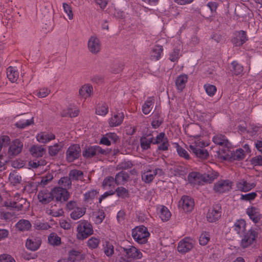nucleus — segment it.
Wrapping results in <instances>:
<instances>
[{
	"mask_svg": "<svg viewBox=\"0 0 262 262\" xmlns=\"http://www.w3.org/2000/svg\"><path fill=\"white\" fill-rule=\"evenodd\" d=\"M189 151L192 152L196 157L201 159H206L209 154L204 147L208 144L204 142L199 137H191L188 140Z\"/></svg>",
	"mask_w": 262,
	"mask_h": 262,
	"instance_id": "f257e3e1",
	"label": "nucleus"
},
{
	"mask_svg": "<svg viewBox=\"0 0 262 262\" xmlns=\"http://www.w3.org/2000/svg\"><path fill=\"white\" fill-rule=\"evenodd\" d=\"M93 228L91 224L86 220H81L77 222L76 238L84 240L93 234Z\"/></svg>",
	"mask_w": 262,
	"mask_h": 262,
	"instance_id": "f03ea898",
	"label": "nucleus"
},
{
	"mask_svg": "<svg viewBox=\"0 0 262 262\" xmlns=\"http://www.w3.org/2000/svg\"><path fill=\"white\" fill-rule=\"evenodd\" d=\"M132 236L138 243L143 244L147 242L150 234L144 226H137L132 230Z\"/></svg>",
	"mask_w": 262,
	"mask_h": 262,
	"instance_id": "7ed1b4c3",
	"label": "nucleus"
},
{
	"mask_svg": "<svg viewBox=\"0 0 262 262\" xmlns=\"http://www.w3.org/2000/svg\"><path fill=\"white\" fill-rule=\"evenodd\" d=\"M67 206L69 210H72L70 216L74 220H77L81 217L85 213V208L77 206L75 202H69Z\"/></svg>",
	"mask_w": 262,
	"mask_h": 262,
	"instance_id": "20e7f679",
	"label": "nucleus"
},
{
	"mask_svg": "<svg viewBox=\"0 0 262 262\" xmlns=\"http://www.w3.org/2000/svg\"><path fill=\"white\" fill-rule=\"evenodd\" d=\"M245 155L244 150L242 148H238L233 152L227 154L221 155L219 154L217 158L221 160H229L230 159L241 160L245 158Z\"/></svg>",
	"mask_w": 262,
	"mask_h": 262,
	"instance_id": "39448f33",
	"label": "nucleus"
},
{
	"mask_svg": "<svg viewBox=\"0 0 262 262\" xmlns=\"http://www.w3.org/2000/svg\"><path fill=\"white\" fill-rule=\"evenodd\" d=\"M164 172L162 169L156 168L155 169H151L146 168L142 173V180L146 183L151 182L156 175L161 176Z\"/></svg>",
	"mask_w": 262,
	"mask_h": 262,
	"instance_id": "423d86ee",
	"label": "nucleus"
},
{
	"mask_svg": "<svg viewBox=\"0 0 262 262\" xmlns=\"http://www.w3.org/2000/svg\"><path fill=\"white\" fill-rule=\"evenodd\" d=\"M87 46L89 51L94 54L98 53L101 49V41L96 35H92L89 37Z\"/></svg>",
	"mask_w": 262,
	"mask_h": 262,
	"instance_id": "0eeeda50",
	"label": "nucleus"
},
{
	"mask_svg": "<svg viewBox=\"0 0 262 262\" xmlns=\"http://www.w3.org/2000/svg\"><path fill=\"white\" fill-rule=\"evenodd\" d=\"M194 206L193 200L187 195H183L178 203L179 208L184 212H189L193 210Z\"/></svg>",
	"mask_w": 262,
	"mask_h": 262,
	"instance_id": "6e6552de",
	"label": "nucleus"
},
{
	"mask_svg": "<svg viewBox=\"0 0 262 262\" xmlns=\"http://www.w3.org/2000/svg\"><path fill=\"white\" fill-rule=\"evenodd\" d=\"M81 149L79 145L73 144L71 145L66 151V159L69 162H73L80 155Z\"/></svg>",
	"mask_w": 262,
	"mask_h": 262,
	"instance_id": "1a4fd4ad",
	"label": "nucleus"
},
{
	"mask_svg": "<svg viewBox=\"0 0 262 262\" xmlns=\"http://www.w3.org/2000/svg\"><path fill=\"white\" fill-rule=\"evenodd\" d=\"M248 40L246 32L243 30L235 32L233 34L231 42L234 46L240 47Z\"/></svg>",
	"mask_w": 262,
	"mask_h": 262,
	"instance_id": "9d476101",
	"label": "nucleus"
},
{
	"mask_svg": "<svg viewBox=\"0 0 262 262\" xmlns=\"http://www.w3.org/2000/svg\"><path fill=\"white\" fill-rule=\"evenodd\" d=\"M6 205L20 210L24 206L27 207L28 206V203L25 199L20 197L18 193H16L14 196L13 201L6 202Z\"/></svg>",
	"mask_w": 262,
	"mask_h": 262,
	"instance_id": "9b49d317",
	"label": "nucleus"
},
{
	"mask_svg": "<svg viewBox=\"0 0 262 262\" xmlns=\"http://www.w3.org/2000/svg\"><path fill=\"white\" fill-rule=\"evenodd\" d=\"M53 199L55 198L56 201H66L69 198V193L66 189L61 187H55L51 191Z\"/></svg>",
	"mask_w": 262,
	"mask_h": 262,
	"instance_id": "f8f14e48",
	"label": "nucleus"
},
{
	"mask_svg": "<svg viewBox=\"0 0 262 262\" xmlns=\"http://www.w3.org/2000/svg\"><path fill=\"white\" fill-rule=\"evenodd\" d=\"M194 244V241L190 237H186L180 241L178 246V250L181 253H186L191 250Z\"/></svg>",
	"mask_w": 262,
	"mask_h": 262,
	"instance_id": "ddd939ff",
	"label": "nucleus"
},
{
	"mask_svg": "<svg viewBox=\"0 0 262 262\" xmlns=\"http://www.w3.org/2000/svg\"><path fill=\"white\" fill-rule=\"evenodd\" d=\"M232 187V182L229 180H221L217 182L214 186L215 192L223 193L229 191Z\"/></svg>",
	"mask_w": 262,
	"mask_h": 262,
	"instance_id": "4468645a",
	"label": "nucleus"
},
{
	"mask_svg": "<svg viewBox=\"0 0 262 262\" xmlns=\"http://www.w3.org/2000/svg\"><path fill=\"white\" fill-rule=\"evenodd\" d=\"M123 252L127 258L133 259H140L143 257L141 251L134 246H131L128 248H123Z\"/></svg>",
	"mask_w": 262,
	"mask_h": 262,
	"instance_id": "2eb2a0df",
	"label": "nucleus"
},
{
	"mask_svg": "<svg viewBox=\"0 0 262 262\" xmlns=\"http://www.w3.org/2000/svg\"><path fill=\"white\" fill-rule=\"evenodd\" d=\"M221 208L218 206L210 208L206 215V218L209 222H215L221 217Z\"/></svg>",
	"mask_w": 262,
	"mask_h": 262,
	"instance_id": "dca6fc26",
	"label": "nucleus"
},
{
	"mask_svg": "<svg viewBox=\"0 0 262 262\" xmlns=\"http://www.w3.org/2000/svg\"><path fill=\"white\" fill-rule=\"evenodd\" d=\"M154 143L158 144L159 149L162 150H167L169 146L168 139L164 133H161L157 136Z\"/></svg>",
	"mask_w": 262,
	"mask_h": 262,
	"instance_id": "f3484780",
	"label": "nucleus"
},
{
	"mask_svg": "<svg viewBox=\"0 0 262 262\" xmlns=\"http://www.w3.org/2000/svg\"><path fill=\"white\" fill-rule=\"evenodd\" d=\"M256 238L255 233L252 230H249L244 235L241 239V245L244 248H247L252 245Z\"/></svg>",
	"mask_w": 262,
	"mask_h": 262,
	"instance_id": "a211bd4d",
	"label": "nucleus"
},
{
	"mask_svg": "<svg viewBox=\"0 0 262 262\" xmlns=\"http://www.w3.org/2000/svg\"><path fill=\"white\" fill-rule=\"evenodd\" d=\"M36 140L41 143L46 144L55 138V135L48 131L41 132L36 137Z\"/></svg>",
	"mask_w": 262,
	"mask_h": 262,
	"instance_id": "6ab92c4d",
	"label": "nucleus"
},
{
	"mask_svg": "<svg viewBox=\"0 0 262 262\" xmlns=\"http://www.w3.org/2000/svg\"><path fill=\"white\" fill-rule=\"evenodd\" d=\"M41 245V240L39 237L31 236L28 238L26 242V248L31 251L37 250Z\"/></svg>",
	"mask_w": 262,
	"mask_h": 262,
	"instance_id": "aec40b11",
	"label": "nucleus"
},
{
	"mask_svg": "<svg viewBox=\"0 0 262 262\" xmlns=\"http://www.w3.org/2000/svg\"><path fill=\"white\" fill-rule=\"evenodd\" d=\"M124 115L122 112H117L115 113L108 120L109 125L115 127L120 125L123 122Z\"/></svg>",
	"mask_w": 262,
	"mask_h": 262,
	"instance_id": "412c9836",
	"label": "nucleus"
},
{
	"mask_svg": "<svg viewBox=\"0 0 262 262\" xmlns=\"http://www.w3.org/2000/svg\"><path fill=\"white\" fill-rule=\"evenodd\" d=\"M23 146V144L20 140H14L10 145L9 153L12 155H17L21 151Z\"/></svg>",
	"mask_w": 262,
	"mask_h": 262,
	"instance_id": "4be33fe9",
	"label": "nucleus"
},
{
	"mask_svg": "<svg viewBox=\"0 0 262 262\" xmlns=\"http://www.w3.org/2000/svg\"><path fill=\"white\" fill-rule=\"evenodd\" d=\"M38 199L42 204H47L53 200V195L51 191L46 189L40 191L38 194Z\"/></svg>",
	"mask_w": 262,
	"mask_h": 262,
	"instance_id": "5701e85b",
	"label": "nucleus"
},
{
	"mask_svg": "<svg viewBox=\"0 0 262 262\" xmlns=\"http://www.w3.org/2000/svg\"><path fill=\"white\" fill-rule=\"evenodd\" d=\"M93 92V88L90 84L87 83L82 85L79 90V95L80 97L86 99L90 97Z\"/></svg>",
	"mask_w": 262,
	"mask_h": 262,
	"instance_id": "b1692460",
	"label": "nucleus"
},
{
	"mask_svg": "<svg viewBox=\"0 0 262 262\" xmlns=\"http://www.w3.org/2000/svg\"><path fill=\"white\" fill-rule=\"evenodd\" d=\"M255 183L248 182L244 180H241L236 184L238 190L243 192L249 191L255 187Z\"/></svg>",
	"mask_w": 262,
	"mask_h": 262,
	"instance_id": "393cba45",
	"label": "nucleus"
},
{
	"mask_svg": "<svg viewBox=\"0 0 262 262\" xmlns=\"http://www.w3.org/2000/svg\"><path fill=\"white\" fill-rule=\"evenodd\" d=\"M233 229L236 233L241 235L245 232L246 228V223L244 220L240 219L237 220L232 226Z\"/></svg>",
	"mask_w": 262,
	"mask_h": 262,
	"instance_id": "a878e982",
	"label": "nucleus"
},
{
	"mask_svg": "<svg viewBox=\"0 0 262 262\" xmlns=\"http://www.w3.org/2000/svg\"><path fill=\"white\" fill-rule=\"evenodd\" d=\"M46 149L41 145H33L30 149V152L33 157L38 158L42 157L45 152Z\"/></svg>",
	"mask_w": 262,
	"mask_h": 262,
	"instance_id": "bb28decb",
	"label": "nucleus"
},
{
	"mask_svg": "<svg viewBox=\"0 0 262 262\" xmlns=\"http://www.w3.org/2000/svg\"><path fill=\"white\" fill-rule=\"evenodd\" d=\"M116 181L112 177L104 179L102 183V187L104 190L114 191L116 186Z\"/></svg>",
	"mask_w": 262,
	"mask_h": 262,
	"instance_id": "cd10ccee",
	"label": "nucleus"
},
{
	"mask_svg": "<svg viewBox=\"0 0 262 262\" xmlns=\"http://www.w3.org/2000/svg\"><path fill=\"white\" fill-rule=\"evenodd\" d=\"M246 212L250 219L254 223H257L260 218L259 210L255 207L248 208Z\"/></svg>",
	"mask_w": 262,
	"mask_h": 262,
	"instance_id": "c85d7f7f",
	"label": "nucleus"
},
{
	"mask_svg": "<svg viewBox=\"0 0 262 262\" xmlns=\"http://www.w3.org/2000/svg\"><path fill=\"white\" fill-rule=\"evenodd\" d=\"M212 140L215 144L227 147L228 148L231 146V144L228 140L222 135H217L214 136Z\"/></svg>",
	"mask_w": 262,
	"mask_h": 262,
	"instance_id": "c756f323",
	"label": "nucleus"
},
{
	"mask_svg": "<svg viewBox=\"0 0 262 262\" xmlns=\"http://www.w3.org/2000/svg\"><path fill=\"white\" fill-rule=\"evenodd\" d=\"M187 81L188 76L187 75L182 74L179 76L176 80L177 89L180 91H182L185 88Z\"/></svg>",
	"mask_w": 262,
	"mask_h": 262,
	"instance_id": "7c9ffc66",
	"label": "nucleus"
},
{
	"mask_svg": "<svg viewBox=\"0 0 262 262\" xmlns=\"http://www.w3.org/2000/svg\"><path fill=\"white\" fill-rule=\"evenodd\" d=\"M163 48L160 45L155 46L151 50L150 56L151 58L155 60H158L163 55Z\"/></svg>",
	"mask_w": 262,
	"mask_h": 262,
	"instance_id": "2f4dec72",
	"label": "nucleus"
},
{
	"mask_svg": "<svg viewBox=\"0 0 262 262\" xmlns=\"http://www.w3.org/2000/svg\"><path fill=\"white\" fill-rule=\"evenodd\" d=\"M7 76L12 82H15L18 78L19 73L16 68L9 67L7 69Z\"/></svg>",
	"mask_w": 262,
	"mask_h": 262,
	"instance_id": "473e14b6",
	"label": "nucleus"
},
{
	"mask_svg": "<svg viewBox=\"0 0 262 262\" xmlns=\"http://www.w3.org/2000/svg\"><path fill=\"white\" fill-rule=\"evenodd\" d=\"M154 101L153 97H150L147 99L142 107V112L144 114L147 115L150 113L153 107Z\"/></svg>",
	"mask_w": 262,
	"mask_h": 262,
	"instance_id": "72a5a7b5",
	"label": "nucleus"
},
{
	"mask_svg": "<svg viewBox=\"0 0 262 262\" xmlns=\"http://www.w3.org/2000/svg\"><path fill=\"white\" fill-rule=\"evenodd\" d=\"M159 215L162 221H167L170 218L171 213L167 207L161 206L159 208Z\"/></svg>",
	"mask_w": 262,
	"mask_h": 262,
	"instance_id": "f704fd0d",
	"label": "nucleus"
},
{
	"mask_svg": "<svg viewBox=\"0 0 262 262\" xmlns=\"http://www.w3.org/2000/svg\"><path fill=\"white\" fill-rule=\"evenodd\" d=\"M201 180L200 173L196 172H192L188 176V180L192 184H199L200 183Z\"/></svg>",
	"mask_w": 262,
	"mask_h": 262,
	"instance_id": "c9c22d12",
	"label": "nucleus"
},
{
	"mask_svg": "<svg viewBox=\"0 0 262 262\" xmlns=\"http://www.w3.org/2000/svg\"><path fill=\"white\" fill-rule=\"evenodd\" d=\"M63 146L62 142H59L54 144L53 145L49 146L48 152L50 156H55L61 150Z\"/></svg>",
	"mask_w": 262,
	"mask_h": 262,
	"instance_id": "e433bc0d",
	"label": "nucleus"
},
{
	"mask_svg": "<svg viewBox=\"0 0 262 262\" xmlns=\"http://www.w3.org/2000/svg\"><path fill=\"white\" fill-rule=\"evenodd\" d=\"M103 250L106 256L111 257L114 253L113 245L109 242H105L103 244Z\"/></svg>",
	"mask_w": 262,
	"mask_h": 262,
	"instance_id": "4c0bfd02",
	"label": "nucleus"
},
{
	"mask_svg": "<svg viewBox=\"0 0 262 262\" xmlns=\"http://www.w3.org/2000/svg\"><path fill=\"white\" fill-rule=\"evenodd\" d=\"M108 112V105L104 103H99L96 108V113L100 116H104Z\"/></svg>",
	"mask_w": 262,
	"mask_h": 262,
	"instance_id": "58836bf2",
	"label": "nucleus"
},
{
	"mask_svg": "<svg viewBox=\"0 0 262 262\" xmlns=\"http://www.w3.org/2000/svg\"><path fill=\"white\" fill-rule=\"evenodd\" d=\"M105 217L104 212L102 210H97L93 214V221L96 224H101Z\"/></svg>",
	"mask_w": 262,
	"mask_h": 262,
	"instance_id": "ea45409f",
	"label": "nucleus"
},
{
	"mask_svg": "<svg viewBox=\"0 0 262 262\" xmlns=\"http://www.w3.org/2000/svg\"><path fill=\"white\" fill-rule=\"evenodd\" d=\"M16 228L20 231L28 230L31 227V224L28 220H21L16 225Z\"/></svg>",
	"mask_w": 262,
	"mask_h": 262,
	"instance_id": "a19ab883",
	"label": "nucleus"
},
{
	"mask_svg": "<svg viewBox=\"0 0 262 262\" xmlns=\"http://www.w3.org/2000/svg\"><path fill=\"white\" fill-rule=\"evenodd\" d=\"M34 123L33 118L30 119H22L16 122L15 123V126L19 128H24L26 127L33 124Z\"/></svg>",
	"mask_w": 262,
	"mask_h": 262,
	"instance_id": "79ce46f5",
	"label": "nucleus"
},
{
	"mask_svg": "<svg viewBox=\"0 0 262 262\" xmlns=\"http://www.w3.org/2000/svg\"><path fill=\"white\" fill-rule=\"evenodd\" d=\"M78 109L74 106H71L69 107L67 111H63L62 115L64 116H69L71 117H75L78 116L79 114Z\"/></svg>",
	"mask_w": 262,
	"mask_h": 262,
	"instance_id": "37998d69",
	"label": "nucleus"
},
{
	"mask_svg": "<svg viewBox=\"0 0 262 262\" xmlns=\"http://www.w3.org/2000/svg\"><path fill=\"white\" fill-rule=\"evenodd\" d=\"M128 178L127 173L124 171H121L116 174L115 180L116 184H122L127 181Z\"/></svg>",
	"mask_w": 262,
	"mask_h": 262,
	"instance_id": "c03bdc74",
	"label": "nucleus"
},
{
	"mask_svg": "<svg viewBox=\"0 0 262 262\" xmlns=\"http://www.w3.org/2000/svg\"><path fill=\"white\" fill-rule=\"evenodd\" d=\"M69 177L71 179L83 181V172L78 170H73L70 172Z\"/></svg>",
	"mask_w": 262,
	"mask_h": 262,
	"instance_id": "a18cd8bd",
	"label": "nucleus"
},
{
	"mask_svg": "<svg viewBox=\"0 0 262 262\" xmlns=\"http://www.w3.org/2000/svg\"><path fill=\"white\" fill-rule=\"evenodd\" d=\"M48 241L50 245L58 246L61 243V238L56 233H52L48 237Z\"/></svg>",
	"mask_w": 262,
	"mask_h": 262,
	"instance_id": "49530a36",
	"label": "nucleus"
},
{
	"mask_svg": "<svg viewBox=\"0 0 262 262\" xmlns=\"http://www.w3.org/2000/svg\"><path fill=\"white\" fill-rule=\"evenodd\" d=\"M98 192L96 190H91L84 194V200L85 202L91 203L93 200L95 198Z\"/></svg>",
	"mask_w": 262,
	"mask_h": 262,
	"instance_id": "de8ad7c7",
	"label": "nucleus"
},
{
	"mask_svg": "<svg viewBox=\"0 0 262 262\" xmlns=\"http://www.w3.org/2000/svg\"><path fill=\"white\" fill-rule=\"evenodd\" d=\"M174 147L176 148L177 151L179 156L185 158V159H189L190 157L188 152L182 147L177 143H174L173 144Z\"/></svg>",
	"mask_w": 262,
	"mask_h": 262,
	"instance_id": "09e8293b",
	"label": "nucleus"
},
{
	"mask_svg": "<svg viewBox=\"0 0 262 262\" xmlns=\"http://www.w3.org/2000/svg\"><path fill=\"white\" fill-rule=\"evenodd\" d=\"M100 243V238L95 237H92L88 240L87 245L89 248L94 249L98 247Z\"/></svg>",
	"mask_w": 262,
	"mask_h": 262,
	"instance_id": "8fccbe9b",
	"label": "nucleus"
},
{
	"mask_svg": "<svg viewBox=\"0 0 262 262\" xmlns=\"http://www.w3.org/2000/svg\"><path fill=\"white\" fill-rule=\"evenodd\" d=\"M9 180L13 185H16L21 182V177L16 172H11L9 174Z\"/></svg>",
	"mask_w": 262,
	"mask_h": 262,
	"instance_id": "3c124183",
	"label": "nucleus"
},
{
	"mask_svg": "<svg viewBox=\"0 0 262 262\" xmlns=\"http://www.w3.org/2000/svg\"><path fill=\"white\" fill-rule=\"evenodd\" d=\"M99 148L98 146L89 147L83 151V156L86 158L92 157L96 154Z\"/></svg>",
	"mask_w": 262,
	"mask_h": 262,
	"instance_id": "603ef678",
	"label": "nucleus"
},
{
	"mask_svg": "<svg viewBox=\"0 0 262 262\" xmlns=\"http://www.w3.org/2000/svg\"><path fill=\"white\" fill-rule=\"evenodd\" d=\"M180 49H174L170 54L169 59L172 62L178 61L179 59L182 56Z\"/></svg>",
	"mask_w": 262,
	"mask_h": 262,
	"instance_id": "864d4df0",
	"label": "nucleus"
},
{
	"mask_svg": "<svg viewBox=\"0 0 262 262\" xmlns=\"http://www.w3.org/2000/svg\"><path fill=\"white\" fill-rule=\"evenodd\" d=\"M204 88L207 94L210 97L213 96L217 91L216 86L210 84H205L204 85Z\"/></svg>",
	"mask_w": 262,
	"mask_h": 262,
	"instance_id": "5fc2aeb1",
	"label": "nucleus"
},
{
	"mask_svg": "<svg viewBox=\"0 0 262 262\" xmlns=\"http://www.w3.org/2000/svg\"><path fill=\"white\" fill-rule=\"evenodd\" d=\"M232 67V72L236 75H238L242 74L243 72V67L239 64L237 62L234 61L231 63Z\"/></svg>",
	"mask_w": 262,
	"mask_h": 262,
	"instance_id": "6e6d98bb",
	"label": "nucleus"
},
{
	"mask_svg": "<svg viewBox=\"0 0 262 262\" xmlns=\"http://www.w3.org/2000/svg\"><path fill=\"white\" fill-rule=\"evenodd\" d=\"M62 7L63 11L64 13L67 14L68 18L70 20H72L74 16L72 7L66 3L62 4Z\"/></svg>",
	"mask_w": 262,
	"mask_h": 262,
	"instance_id": "4d7b16f0",
	"label": "nucleus"
},
{
	"mask_svg": "<svg viewBox=\"0 0 262 262\" xmlns=\"http://www.w3.org/2000/svg\"><path fill=\"white\" fill-rule=\"evenodd\" d=\"M151 138L142 137L140 139L141 146L143 149H148L152 142Z\"/></svg>",
	"mask_w": 262,
	"mask_h": 262,
	"instance_id": "13d9d810",
	"label": "nucleus"
},
{
	"mask_svg": "<svg viewBox=\"0 0 262 262\" xmlns=\"http://www.w3.org/2000/svg\"><path fill=\"white\" fill-rule=\"evenodd\" d=\"M210 240V235L207 232L202 233L199 238V243L201 245L205 246L207 245Z\"/></svg>",
	"mask_w": 262,
	"mask_h": 262,
	"instance_id": "bf43d9fd",
	"label": "nucleus"
},
{
	"mask_svg": "<svg viewBox=\"0 0 262 262\" xmlns=\"http://www.w3.org/2000/svg\"><path fill=\"white\" fill-rule=\"evenodd\" d=\"M58 184L61 186L64 187V189H67V188L70 187L72 184L70 178L68 177H63L61 178L59 180Z\"/></svg>",
	"mask_w": 262,
	"mask_h": 262,
	"instance_id": "052dcab7",
	"label": "nucleus"
},
{
	"mask_svg": "<svg viewBox=\"0 0 262 262\" xmlns=\"http://www.w3.org/2000/svg\"><path fill=\"white\" fill-rule=\"evenodd\" d=\"M116 192L117 195L122 198H125L128 196V192L127 190L122 187L117 188L116 190Z\"/></svg>",
	"mask_w": 262,
	"mask_h": 262,
	"instance_id": "680f3d73",
	"label": "nucleus"
},
{
	"mask_svg": "<svg viewBox=\"0 0 262 262\" xmlns=\"http://www.w3.org/2000/svg\"><path fill=\"white\" fill-rule=\"evenodd\" d=\"M50 93V90L48 88H43L36 91V95L39 98H45Z\"/></svg>",
	"mask_w": 262,
	"mask_h": 262,
	"instance_id": "e2e57ef3",
	"label": "nucleus"
},
{
	"mask_svg": "<svg viewBox=\"0 0 262 262\" xmlns=\"http://www.w3.org/2000/svg\"><path fill=\"white\" fill-rule=\"evenodd\" d=\"M256 196L257 194L255 192H250L245 194H242L240 199L241 200L250 201L253 200Z\"/></svg>",
	"mask_w": 262,
	"mask_h": 262,
	"instance_id": "0e129e2a",
	"label": "nucleus"
},
{
	"mask_svg": "<svg viewBox=\"0 0 262 262\" xmlns=\"http://www.w3.org/2000/svg\"><path fill=\"white\" fill-rule=\"evenodd\" d=\"M46 164V162L45 160H40L39 161H31L29 163V165L33 168H36L39 167V166H43Z\"/></svg>",
	"mask_w": 262,
	"mask_h": 262,
	"instance_id": "69168bd1",
	"label": "nucleus"
},
{
	"mask_svg": "<svg viewBox=\"0 0 262 262\" xmlns=\"http://www.w3.org/2000/svg\"><path fill=\"white\" fill-rule=\"evenodd\" d=\"M0 262H16L11 255L4 254L0 255Z\"/></svg>",
	"mask_w": 262,
	"mask_h": 262,
	"instance_id": "338daca9",
	"label": "nucleus"
},
{
	"mask_svg": "<svg viewBox=\"0 0 262 262\" xmlns=\"http://www.w3.org/2000/svg\"><path fill=\"white\" fill-rule=\"evenodd\" d=\"M251 164L254 166H262V156H257L251 160Z\"/></svg>",
	"mask_w": 262,
	"mask_h": 262,
	"instance_id": "774afa93",
	"label": "nucleus"
}]
</instances>
